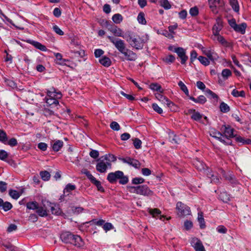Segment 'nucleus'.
I'll list each match as a JSON object with an SVG mask.
<instances>
[{"instance_id": "obj_1", "label": "nucleus", "mask_w": 251, "mask_h": 251, "mask_svg": "<svg viewBox=\"0 0 251 251\" xmlns=\"http://www.w3.org/2000/svg\"><path fill=\"white\" fill-rule=\"evenodd\" d=\"M107 38L117 50L126 57L127 60L133 61L137 59L136 54L126 48V44L124 40L111 36H108Z\"/></svg>"}, {"instance_id": "obj_2", "label": "nucleus", "mask_w": 251, "mask_h": 251, "mask_svg": "<svg viewBox=\"0 0 251 251\" xmlns=\"http://www.w3.org/2000/svg\"><path fill=\"white\" fill-rule=\"evenodd\" d=\"M60 237L62 241L66 244H73L78 248L84 245V242L79 236L74 235L69 231L62 232Z\"/></svg>"}, {"instance_id": "obj_3", "label": "nucleus", "mask_w": 251, "mask_h": 251, "mask_svg": "<svg viewBox=\"0 0 251 251\" xmlns=\"http://www.w3.org/2000/svg\"><path fill=\"white\" fill-rule=\"evenodd\" d=\"M127 189L130 193H134L144 196H151L153 192L147 185H140L137 186H127Z\"/></svg>"}, {"instance_id": "obj_4", "label": "nucleus", "mask_w": 251, "mask_h": 251, "mask_svg": "<svg viewBox=\"0 0 251 251\" xmlns=\"http://www.w3.org/2000/svg\"><path fill=\"white\" fill-rule=\"evenodd\" d=\"M125 39L129 45L133 48H135L137 50H141L144 46V41L140 37L135 38L133 34L128 31L126 33Z\"/></svg>"}, {"instance_id": "obj_5", "label": "nucleus", "mask_w": 251, "mask_h": 251, "mask_svg": "<svg viewBox=\"0 0 251 251\" xmlns=\"http://www.w3.org/2000/svg\"><path fill=\"white\" fill-rule=\"evenodd\" d=\"M124 174H108L107 176L108 180L111 183H115L117 179H119V183L124 185L128 181V178L127 176H124Z\"/></svg>"}, {"instance_id": "obj_6", "label": "nucleus", "mask_w": 251, "mask_h": 251, "mask_svg": "<svg viewBox=\"0 0 251 251\" xmlns=\"http://www.w3.org/2000/svg\"><path fill=\"white\" fill-rule=\"evenodd\" d=\"M103 22H104V27H106L108 30L112 32L115 36L125 38L126 33L123 34L121 29L118 28L117 26L113 25L111 22L108 21H103Z\"/></svg>"}, {"instance_id": "obj_7", "label": "nucleus", "mask_w": 251, "mask_h": 251, "mask_svg": "<svg viewBox=\"0 0 251 251\" xmlns=\"http://www.w3.org/2000/svg\"><path fill=\"white\" fill-rule=\"evenodd\" d=\"M105 157H100L96 165L97 170L100 173H104L108 169L111 168V164L105 160Z\"/></svg>"}, {"instance_id": "obj_8", "label": "nucleus", "mask_w": 251, "mask_h": 251, "mask_svg": "<svg viewBox=\"0 0 251 251\" xmlns=\"http://www.w3.org/2000/svg\"><path fill=\"white\" fill-rule=\"evenodd\" d=\"M176 209L177 211V215L179 217H183L190 215L191 210L190 207L186 204L178 201L176 203Z\"/></svg>"}, {"instance_id": "obj_9", "label": "nucleus", "mask_w": 251, "mask_h": 251, "mask_svg": "<svg viewBox=\"0 0 251 251\" xmlns=\"http://www.w3.org/2000/svg\"><path fill=\"white\" fill-rule=\"evenodd\" d=\"M174 52L176 53L181 59V64H185L188 59V57L186 55L185 50L182 48L177 47L174 48Z\"/></svg>"}, {"instance_id": "obj_10", "label": "nucleus", "mask_w": 251, "mask_h": 251, "mask_svg": "<svg viewBox=\"0 0 251 251\" xmlns=\"http://www.w3.org/2000/svg\"><path fill=\"white\" fill-rule=\"evenodd\" d=\"M119 159L121 160L123 163H126L135 168H139L141 166V163L136 159L126 157V158H119Z\"/></svg>"}, {"instance_id": "obj_11", "label": "nucleus", "mask_w": 251, "mask_h": 251, "mask_svg": "<svg viewBox=\"0 0 251 251\" xmlns=\"http://www.w3.org/2000/svg\"><path fill=\"white\" fill-rule=\"evenodd\" d=\"M191 245L194 248L195 251H205L202 242L198 238H193L191 241Z\"/></svg>"}, {"instance_id": "obj_12", "label": "nucleus", "mask_w": 251, "mask_h": 251, "mask_svg": "<svg viewBox=\"0 0 251 251\" xmlns=\"http://www.w3.org/2000/svg\"><path fill=\"white\" fill-rule=\"evenodd\" d=\"M202 52L207 57L208 60H210L213 62L217 60L219 57L218 54L211 49L202 50Z\"/></svg>"}, {"instance_id": "obj_13", "label": "nucleus", "mask_w": 251, "mask_h": 251, "mask_svg": "<svg viewBox=\"0 0 251 251\" xmlns=\"http://www.w3.org/2000/svg\"><path fill=\"white\" fill-rule=\"evenodd\" d=\"M209 7L214 14L218 12V7L222 6L223 2L221 0H208Z\"/></svg>"}, {"instance_id": "obj_14", "label": "nucleus", "mask_w": 251, "mask_h": 251, "mask_svg": "<svg viewBox=\"0 0 251 251\" xmlns=\"http://www.w3.org/2000/svg\"><path fill=\"white\" fill-rule=\"evenodd\" d=\"M221 130L224 132L226 138H233L235 137L233 133L234 129L229 125H223Z\"/></svg>"}, {"instance_id": "obj_15", "label": "nucleus", "mask_w": 251, "mask_h": 251, "mask_svg": "<svg viewBox=\"0 0 251 251\" xmlns=\"http://www.w3.org/2000/svg\"><path fill=\"white\" fill-rule=\"evenodd\" d=\"M42 206H38V208L36 210V212L40 217H44L48 216L47 205L45 202V201H42Z\"/></svg>"}, {"instance_id": "obj_16", "label": "nucleus", "mask_w": 251, "mask_h": 251, "mask_svg": "<svg viewBox=\"0 0 251 251\" xmlns=\"http://www.w3.org/2000/svg\"><path fill=\"white\" fill-rule=\"evenodd\" d=\"M45 202L47 203V206H49L50 208L51 213L56 215H59L61 214L62 211L60 208L55 204L50 202L49 201H45Z\"/></svg>"}, {"instance_id": "obj_17", "label": "nucleus", "mask_w": 251, "mask_h": 251, "mask_svg": "<svg viewBox=\"0 0 251 251\" xmlns=\"http://www.w3.org/2000/svg\"><path fill=\"white\" fill-rule=\"evenodd\" d=\"M149 212L153 218L159 217L161 220H164L165 217L161 215V211L157 208H149Z\"/></svg>"}, {"instance_id": "obj_18", "label": "nucleus", "mask_w": 251, "mask_h": 251, "mask_svg": "<svg viewBox=\"0 0 251 251\" xmlns=\"http://www.w3.org/2000/svg\"><path fill=\"white\" fill-rule=\"evenodd\" d=\"M207 181L213 183L219 182L218 174H207Z\"/></svg>"}, {"instance_id": "obj_19", "label": "nucleus", "mask_w": 251, "mask_h": 251, "mask_svg": "<svg viewBox=\"0 0 251 251\" xmlns=\"http://www.w3.org/2000/svg\"><path fill=\"white\" fill-rule=\"evenodd\" d=\"M64 143L61 140H56L53 143H51V146L52 150L54 151L57 152L62 148Z\"/></svg>"}, {"instance_id": "obj_20", "label": "nucleus", "mask_w": 251, "mask_h": 251, "mask_svg": "<svg viewBox=\"0 0 251 251\" xmlns=\"http://www.w3.org/2000/svg\"><path fill=\"white\" fill-rule=\"evenodd\" d=\"M223 28L222 22L219 19L217 20V23L213 27V35H218Z\"/></svg>"}, {"instance_id": "obj_21", "label": "nucleus", "mask_w": 251, "mask_h": 251, "mask_svg": "<svg viewBox=\"0 0 251 251\" xmlns=\"http://www.w3.org/2000/svg\"><path fill=\"white\" fill-rule=\"evenodd\" d=\"M27 42L33 45L36 48L40 50L46 51L47 50V49L45 46L41 44L38 42L29 40L27 41Z\"/></svg>"}, {"instance_id": "obj_22", "label": "nucleus", "mask_w": 251, "mask_h": 251, "mask_svg": "<svg viewBox=\"0 0 251 251\" xmlns=\"http://www.w3.org/2000/svg\"><path fill=\"white\" fill-rule=\"evenodd\" d=\"M12 208V204L8 202H4L3 200L0 198V208L4 210V211H7Z\"/></svg>"}, {"instance_id": "obj_23", "label": "nucleus", "mask_w": 251, "mask_h": 251, "mask_svg": "<svg viewBox=\"0 0 251 251\" xmlns=\"http://www.w3.org/2000/svg\"><path fill=\"white\" fill-rule=\"evenodd\" d=\"M224 177L232 185H236L238 183L234 176L231 174H224Z\"/></svg>"}, {"instance_id": "obj_24", "label": "nucleus", "mask_w": 251, "mask_h": 251, "mask_svg": "<svg viewBox=\"0 0 251 251\" xmlns=\"http://www.w3.org/2000/svg\"><path fill=\"white\" fill-rule=\"evenodd\" d=\"M247 26V24L245 23H243L241 24L237 25L234 30L236 32L244 34L245 33Z\"/></svg>"}, {"instance_id": "obj_25", "label": "nucleus", "mask_w": 251, "mask_h": 251, "mask_svg": "<svg viewBox=\"0 0 251 251\" xmlns=\"http://www.w3.org/2000/svg\"><path fill=\"white\" fill-rule=\"evenodd\" d=\"M214 36V40H217L219 43H220L222 45L228 47V43L227 41L224 38L223 36L220 35L219 34L218 35H215Z\"/></svg>"}, {"instance_id": "obj_26", "label": "nucleus", "mask_w": 251, "mask_h": 251, "mask_svg": "<svg viewBox=\"0 0 251 251\" xmlns=\"http://www.w3.org/2000/svg\"><path fill=\"white\" fill-rule=\"evenodd\" d=\"M99 62L106 67L110 66L111 64V60L106 56H103L102 58L100 59Z\"/></svg>"}, {"instance_id": "obj_27", "label": "nucleus", "mask_w": 251, "mask_h": 251, "mask_svg": "<svg viewBox=\"0 0 251 251\" xmlns=\"http://www.w3.org/2000/svg\"><path fill=\"white\" fill-rule=\"evenodd\" d=\"M198 220L200 224V227L201 229H204L206 227L204 219L203 218V213L202 212L198 213Z\"/></svg>"}, {"instance_id": "obj_28", "label": "nucleus", "mask_w": 251, "mask_h": 251, "mask_svg": "<svg viewBox=\"0 0 251 251\" xmlns=\"http://www.w3.org/2000/svg\"><path fill=\"white\" fill-rule=\"evenodd\" d=\"M39 205V203L36 201H29L26 204L27 209L29 210H36Z\"/></svg>"}, {"instance_id": "obj_29", "label": "nucleus", "mask_w": 251, "mask_h": 251, "mask_svg": "<svg viewBox=\"0 0 251 251\" xmlns=\"http://www.w3.org/2000/svg\"><path fill=\"white\" fill-rule=\"evenodd\" d=\"M219 198L224 202H227L230 200V197L226 192H222L219 195Z\"/></svg>"}, {"instance_id": "obj_30", "label": "nucleus", "mask_w": 251, "mask_h": 251, "mask_svg": "<svg viewBox=\"0 0 251 251\" xmlns=\"http://www.w3.org/2000/svg\"><path fill=\"white\" fill-rule=\"evenodd\" d=\"M150 88L153 91H156L162 93L163 90L162 89L161 86L157 83H152L150 85Z\"/></svg>"}, {"instance_id": "obj_31", "label": "nucleus", "mask_w": 251, "mask_h": 251, "mask_svg": "<svg viewBox=\"0 0 251 251\" xmlns=\"http://www.w3.org/2000/svg\"><path fill=\"white\" fill-rule=\"evenodd\" d=\"M46 103L48 105L57 106L59 104L58 100L55 98H49L47 99Z\"/></svg>"}, {"instance_id": "obj_32", "label": "nucleus", "mask_w": 251, "mask_h": 251, "mask_svg": "<svg viewBox=\"0 0 251 251\" xmlns=\"http://www.w3.org/2000/svg\"><path fill=\"white\" fill-rule=\"evenodd\" d=\"M205 94L206 96L210 99H214L217 100L218 99V96L211 90L209 89H207L205 91Z\"/></svg>"}, {"instance_id": "obj_33", "label": "nucleus", "mask_w": 251, "mask_h": 251, "mask_svg": "<svg viewBox=\"0 0 251 251\" xmlns=\"http://www.w3.org/2000/svg\"><path fill=\"white\" fill-rule=\"evenodd\" d=\"M8 138L6 132L2 129H0V142L6 144Z\"/></svg>"}, {"instance_id": "obj_34", "label": "nucleus", "mask_w": 251, "mask_h": 251, "mask_svg": "<svg viewBox=\"0 0 251 251\" xmlns=\"http://www.w3.org/2000/svg\"><path fill=\"white\" fill-rule=\"evenodd\" d=\"M178 137L174 132H170L169 134V140L172 143L178 144Z\"/></svg>"}, {"instance_id": "obj_35", "label": "nucleus", "mask_w": 251, "mask_h": 251, "mask_svg": "<svg viewBox=\"0 0 251 251\" xmlns=\"http://www.w3.org/2000/svg\"><path fill=\"white\" fill-rule=\"evenodd\" d=\"M178 85L179 86L180 89L185 93V94L187 96L189 97V91L187 87V86L184 84V83L180 81L178 83Z\"/></svg>"}, {"instance_id": "obj_36", "label": "nucleus", "mask_w": 251, "mask_h": 251, "mask_svg": "<svg viewBox=\"0 0 251 251\" xmlns=\"http://www.w3.org/2000/svg\"><path fill=\"white\" fill-rule=\"evenodd\" d=\"M220 109L223 113H227L230 111L229 106L224 102H222L220 105Z\"/></svg>"}, {"instance_id": "obj_37", "label": "nucleus", "mask_w": 251, "mask_h": 251, "mask_svg": "<svg viewBox=\"0 0 251 251\" xmlns=\"http://www.w3.org/2000/svg\"><path fill=\"white\" fill-rule=\"evenodd\" d=\"M159 3L160 6L166 10L170 9L171 8V5L168 0H160Z\"/></svg>"}, {"instance_id": "obj_38", "label": "nucleus", "mask_w": 251, "mask_h": 251, "mask_svg": "<svg viewBox=\"0 0 251 251\" xmlns=\"http://www.w3.org/2000/svg\"><path fill=\"white\" fill-rule=\"evenodd\" d=\"M9 196L14 199H18L20 196V194L17 191L13 189H10L9 191Z\"/></svg>"}, {"instance_id": "obj_39", "label": "nucleus", "mask_w": 251, "mask_h": 251, "mask_svg": "<svg viewBox=\"0 0 251 251\" xmlns=\"http://www.w3.org/2000/svg\"><path fill=\"white\" fill-rule=\"evenodd\" d=\"M231 94L235 97H245V92L243 90L239 92L236 89H234L232 91Z\"/></svg>"}, {"instance_id": "obj_40", "label": "nucleus", "mask_w": 251, "mask_h": 251, "mask_svg": "<svg viewBox=\"0 0 251 251\" xmlns=\"http://www.w3.org/2000/svg\"><path fill=\"white\" fill-rule=\"evenodd\" d=\"M202 117V115H201L200 112L196 111L192 115L191 118L194 121L200 122Z\"/></svg>"}, {"instance_id": "obj_41", "label": "nucleus", "mask_w": 251, "mask_h": 251, "mask_svg": "<svg viewBox=\"0 0 251 251\" xmlns=\"http://www.w3.org/2000/svg\"><path fill=\"white\" fill-rule=\"evenodd\" d=\"M230 4L234 11L237 12L239 11V7L237 0H229Z\"/></svg>"}, {"instance_id": "obj_42", "label": "nucleus", "mask_w": 251, "mask_h": 251, "mask_svg": "<svg viewBox=\"0 0 251 251\" xmlns=\"http://www.w3.org/2000/svg\"><path fill=\"white\" fill-rule=\"evenodd\" d=\"M112 19L115 23L120 24L123 20V17L120 14H115L112 16Z\"/></svg>"}, {"instance_id": "obj_43", "label": "nucleus", "mask_w": 251, "mask_h": 251, "mask_svg": "<svg viewBox=\"0 0 251 251\" xmlns=\"http://www.w3.org/2000/svg\"><path fill=\"white\" fill-rule=\"evenodd\" d=\"M137 20L140 24L142 25H146L147 23L146 20L145 18V15L144 13L140 12L137 17Z\"/></svg>"}, {"instance_id": "obj_44", "label": "nucleus", "mask_w": 251, "mask_h": 251, "mask_svg": "<svg viewBox=\"0 0 251 251\" xmlns=\"http://www.w3.org/2000/svg\"><path fill=\"white\" fill-rule=\"evenodd\" d=\"M232 73L231 71L228 69H225L222 71V75L224 78V79H226L227 78L231 75Z\"/></svg>"}, {"instance_id": "obj_45", "label": "nucleus", "mask_w": 251, "mask_h": 251, "mask_svg": "<svg viewBox=\"0 0 251 251\" xmlns=\"http://www.w3.org/2000/svg\"><path fill=\"white\" fill-rule=\"evenodd\" d=\"M198 60L202 65H203L205 66H208L210 63L208 59L204 56H199L198 57Z\"/></svg>"}, {"instance_id": "obj_46", "label": "nucleus", "mask_w": 251, "mask_h": 251, "mask_svg": "<svg viewBox=\"0 0 251 251\" xmlns=\"http://www.w3.org/2000/svg\"><path fill=\"white\" fill-rule=\"evenodd\" d=\"M166 104L167 105L168 107L170 108L171 111L176 110L177 106L176 105L169 99H166Z\"/></svg>"}, {"instance_id": "obj_47", "label": "nucleus", "mask_w": 251, "mask_h": 251, "mask_svg": "<svg viewBox=\"0 0 251 251\" xmlns=\"http://www.w3.org/2000/svg\"><path fill=\"white\" fill-rule=\"evenodd\" d=\"M101 157H105V160L106 159V161L109 162L110 164L112 162H114L116 160V157L114 155L111 154H105V155Z\"/></svg>"}, {"instance_id": "obj_48", "label": "nucleus", "mask_w": 251, "mask_h": 251, "mask_svg": "<svg viewBox=\"0 0 251 251\" xmlns=\"http://www.w3.org/2000/svg\"><path fill=\"white\" fill-rule=\"evenodd\" d=\"M54 55L56 59L60 61L59 63L60 64H65V62L68 61L66 59L62 58V55L60 53H54Z\"/></svg>"}, {"instance_id": "obj_49", "label": "nucleus", "mask_w": 251, "mask_h": 251, "mask_svg": "<svg viewBox=\"0 0 251 251\" xmlns=\"http://www.w3.org/2000/svg\"><path fill=\"white\" fill-rule=\"evenodd\" d=\"M133 145L136 149H139L141 148L142 141L138 138L133 139Z\"/></svg>"}, {"instance_id": "obj_50", "label": "nucleus", "mask_w": 251, "mask_h": 251, "mask_svg": "<svg viewBox=\"0 0 251 251\" xmlns=\"http://www.w3.org/2000/svg\"><path fill=\"white\" fill-rule=\"evenodd\" d=\"M5 83L6 85L11 87L12 88H15L17 87L16 83L12 80L10 79H5Z\"/></svg>"}, {"instance_id": "obj_51", "label": "nucleus", "mask_w": 251, "mask_h": 251, "mask_svg": "<svg viewBox=\"0 0 251 251\" xmlns=\"http://www.w3.org/2000/svg\"><path fill=\"white\" fill-rule=\"evenodd\" d=\"M89 223L92 224L96 225L99 226H103L105 223V221L102 219L99 220L98 221H97L96 219H93L90 221Z\"/></svg>"}, {"instance_id": "obj_52", "label": "nucleus", "mask_w": 251, "mask_h": 251, "mask_svg": "<svg viewBox=\"0 0 251 251\" xmlns=\"http://www.w3.org/2000/svg\"><path fill=\"white\" fill-rule=\"evenodd\" d=\"M144 181V179L142 177H135L132 179V183L133 184L137 185L143 183Z\"/></svg>"}, {"instance_id": "obj_53", "label": "nucleus", "mask_w": 251, "mask_h": 251, "mask_svg": "<svg viewBox=\"0 0 251 251\" xmlns=\"http://www.w3.org/2000/svg\"><path fill=\"white\" fill-rule=\"evenodd\" d=\"M152 108L157 113L159 114H161L163 113L162 109L157 104L154 103L152 104Z\"/></svg>"}, {"instance_id": "obj_54", "label": "nucleus", "mask_w": 251, "mask_h": 251, "mask_svg": "<svg viewBox=\"0 0 251 251\" xmlns=\"http://www.w3.org/2000/svg\"><path fill=\"white\" fill-rule=\"evenodd\" d=\"M110 126L111 129L115 131H118L120 129V126L119 124L114 121L111 123Z\"/></svg>"}, {"instance_id": "obj_55", "label": "nucleus", "mask_w": 251, "mask_h": 251, "mask_svg": "<svg viewBox=\"0 0 251 251\" xmlns=\"http://www.w3.org/2000/svg\"><path fill=\"white\" fill-rule=\"evenodd\" d=\"M43 114L46 117L51 116L54 115V112L52 110L47 108H45L43 110Z\"/></svg>"}, {"instance_id": "obj_56", "label": "nucleus", "mask_w": 251, "mask_h": 251, "mask_svg": "<svg viewBox=\"0 0 251 251\" xmlns=\"http://www.w3.org/2000/svg\"><path fill=\"white\" fill-rule=\"evenodd\" d=\"M163 60L167 63H171L175 61V57L174 55L170 54L164 58Z\"/></svg>"}, {"instance_id": "obj_57", "label": "nucleus", "mask_w": 251, "mask_h": 251, "mask_svg": "<svg viewBox=\"0 0 251 251\" xmlns=\"http://www.w3.org/2000/svg\"><path fill=\"white\" fill-rule=\"evenodd\" d=\"M97 188V189L100 192H104V189L101 185V182L97 180L95 181V182L93 183Z\"/></svg>"}, {"instance_id": "obj_58", "label": "nucleus", "mask_w": 251, "mask_h": 251, "mask_svg": "<svg viewBox=\"0 0 251 251\" xmlns=\"http://www.w3.org/2000/svg\"><path fill=\"white\" fill-rule=\"evenodd\" d=\"M189 13L192 16H196L199 14L198 8L196 6L190 8Z\"/></svg>"}, {"instance_id": "obj_59", "label": "nucleus", "mask_w": 251, "mask_h": 251, "mask_svg": "<svg viewBox=\"0 0 251 251\" xmlns=\"http://www.w3.org/2000/svg\"><path fill=\"white\" fill-rule=\"evenodd\" d=\"M155 97L159 101L164 102L165 103L166 102V99H168L165 96L162 95L161 93H157L155 94Z\"/></svg>"}, {"instance_id": "obj_60", "label": "nucleus", "mask_w": 251, "mask_h": 251, "mask_svg": "<svg viewBox=\"0 0 251 251\" xmlns=\"http://www.w3.org/2000/svg\"><path fill=\"white\" fill-rule=\"evenodd\" d=\"M102 227L106 232L114 228L113 225L110 223H104Z\"/></svg>"}, {"instance_id": "obj_61", "label": "nucleus", "mask_w": 251, "mask_h": 251, "mask_svg": "<svg viewBox=\"0 0 251 251\" xmlns=\"http://www.w3.org/2000/svg\"><path fill=\"white\" fill-rule=\"evenodd\" d=\"M184 226L186 230H189L193 227V223L191 221L186 220L184 222Z\"/></svg>"}, {"instance_id": "obj_62", "label": "nucleus", "mask_w": 251, "mask_h": 251, "mask_svg": "<svg viewBox=\"0 0 251 251\" xmlns=\"http://www.w3.org/2000/svg\"><path fill=\"white\" fill-rule=\"evenodd\" d=\"M217 231L220 233L225 234L226 233L227 229V228L224 226H219L217 228Z\"/></svg>"}, {"instance_id": "obj_63", "label": "nucleus", "mask_w": 251, "mask_h": 251, "mask_svg": "<svg viewBox=\"0 0 251 251\" xmlns=\"http://www.w3.org/2000/svg\"><path fill=\"white\" fill-rule=\"evenodd\" d=\"M76 188V187L75 185H73L71 183L68 184L66 186L65 188L64 189V191H66L67 192H70L71 191H73L75 190Z\"/></svg>"}, {"instance_id": "obj_64", "label": "nucleus", "mask_w": 251, "mask_h": 251, "mask_svg": "<svg viewBox=\"0 0 251 251\" xmlns=\"http://www.w3.org/2000/svg\"><path fill=\"white\" fill-rule=\"evenodd\" d=\"M90 156L94 159L97 158L99 156V152L95 150H92L89 153Z\"/></svg>"}]
</instances>
